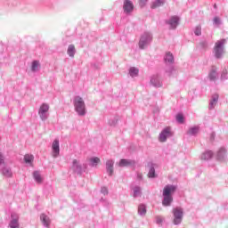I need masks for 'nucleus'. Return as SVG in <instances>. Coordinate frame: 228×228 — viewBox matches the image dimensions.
I'll list each match as a JSON object with an SVG mask.
<instances>
[{"instance_id":"nucleus-1","label":"nucleus","mask_w":228,"mask_h":228,"mask_svg":"<svg viewBox=\"0 0 228 228\" xmlns=\"http://www.w3.org/2000/svg\"><path fill=\"white\" fill-rule=\"evenodd\" d=\"M175 190H177V187L175 185H166L163 189V197L164 200L162 201L163 206H170V203L174 200V198H172V195L175 193Z\"/></svg>"},{"instance_id":"nucleus-2","label":"nucleus","mask_w":228,"mask_h":228,"mask_svg":"<svg viewBox=\"0 0 228 228\" xmlns=\"http://www.w3.org/2000/svg\"><path fill=\"white\" fill-rule=\"evenodd\" d=\"M74 107L77 113L80 117H85V115H86V107L85 105V101H83V98H81V96L75 97Z\"/></svg>"},{"instance_id":"nucleus-3","label":"nucleus","mask_w":228,"mask_h":228,"mask_svg":"<svg viewBox=\"0 0 228 228\" xmlns=\"http://www.w3.org/2000/svg\"><path fill=\"white\" fill-rule=\"evenodd\" d=\"M227 41L225 39H221L217 42H216L215 47H214V54L216 58L219 59L222 58V54H224V45Z\"/></svg>"},{"instance_id":"nucleus-4","label":"nucleus","mask_w":228,"mask_h":228,"mask_svg":"<svg viewBox=\"0 0 228 228\" xmlns=\"http://www.w3.org/2000/svg\"><path fill=\"white\" fill-rule=\"evenodd\" d=\"M173 134L172 129L169 126H167L159 134V140L161 142H167V138H170V136H173Z\"/></svg>"},{"instance_id":"nucleus-5","label":"nucleus","mask_w":228,"mask_h":228,"mask_svg":"<svg viewBox=\"0 0 228 228\" xmlns=\"http://www.w3.org/2000/svg\"><path fill=\"white\" fill-rule=\"evenodd\" d=\"M174 215V224L175 225H179L183 222V208H176L173 210Z\"/></svg>"},{"instance_id":"nucleus-6","label":"nucleus","mask_w":228,"mask_h":228,"mask_svg":"<svg viewBox=\"0 0 228 228\" xmlns=\"http://www.w3.org/2000/svg\"><path fill=\"white\" fill-rule=\"evenodd\" d=\"M49 104L43 103L38 110V115L42 120H47V113H49Z\"/></svg>"},{"instance_id":"nucleus-7","label":"nucleus","mask_w":228,"mask_h":228,"mask_svg":"<svg viewBox=\"0 0 228 228\" xmlns=\"http://www.w3.org/2000/svg\"><path fill=\"white\" fill-rule=\"evenodd\" d=\"M151 40H152V36H151V34L146 33L142 35L139 41L140 49H145V45H149Z\"/></svg>"},{"instance_id":"nucleus-8","label":"nucleus","mask_w":228,"mask_h":228,"mask_svg":"<svg viewBox=\"0 0 228 228\" xmlns=\"http://www.w3.org/2000/svg\"><path fill=\"white\" fill-rule=\"evenodd\" d=\"M125 13H131L134 10V4L131 0H125L123 4Z\"/></svg>"},{"instance_id":"nucleus-9","label":"nucleus","mask_w":228,"mask_h":228,"mask_svg":"<svg viewBox=\"0 0 228 228\" xmlns=\"http://www.w3.org/2000/svg\"><path fill=\"white\" fill-rule=\"evenodd\" d=\"M53 156L58 158L60 156V141L55 139L52 144Z\"/></svg>"},{"instance_id":"nucleus-10","label":"nucleus","mask_w":228,"mask_h":228,"mask_svg":"<svg viewBox=\"0 0 228 228\" xmlns=\"http://www.w3.org/2000/svg\"><path fill=\"white\" fill-rule=\"evenodd\" d=\"M11 222L9 224V227L11 228H19V215L12 213L11 215Z\"/></svg>"},{"instance_id":"nucleus-11","label":"nucleus","mask_w":228,"mask_h":228,"mask_svg":"<svg viewBox=\"0 0 228 228\" xmlns=\"http://www.w3.org/2000/svg\"><path fill=\"white\" fill-rule=\"evenodd\" d=\"M225 158H227V151L224 148L219 149L216 154V160L225 161Z\"/></svg>"},{"instance_id":"nucleus-12","label":"nucleus","mask_w":228,"mask_h":228,"mask_svg":"<svg viewBox=\"0 0 228 228\" xmlns=\"http://www.w3.org/2000/svg\"><path fill=\"white\" fill-rule=\"evenodd\" d=\"M118 165V167H132V165H134V160L121 159Z\"/></svg>"},{"instance_id":"nucleus-13","label":"nucleus","mask_w":228,"mask_h":228,"mask_svg":"<svg viewBox=\"0 0 228 228\" xmlns=\"http://www.w3.org/2000/svg\"><path fill=\"white\" fill-rule=\"evenodd\" d=\"M113 165H115L113 160H107L106 168L109 175H113Z\"/></svg>"},{"instance_id":"nucleus-14","label":"nucleus","mask_w":228,"mask_h":228,"mask_svg":"<svg viewBox=\"0 0 228 228\" xmlns=\"http://www.w3.org/2000/svg\"><path fill=\"white\" fill-rule=\"evenodd\" d=\"M179 23V18L177 16H174L169 20V25L171 26V29H175L177 28V24Z\"/></svg>"},{"instance_id":"nucleus-15","label":"nucleus","mask_w":228,"mask_h":228,"mask_svg":"<svg viewBox=\"0 0 228 228\" xmlns=\"http://www.w3.org/2000/svg\"><path fill=\"white\" fill-rule=\"evenodd\" d=\"M40 220L44 224V225H45V227H49L51 224V219H49V217L45 216V214L41 215Z\"/></svg>"},{"instance_id":"nucleus-16","label":"nucleus","mask_w":228,"mask_h":228,"mask_svg":"<svg viewBox=\"0 0 228 228\" xmlns=\"http://www.w3.org/2000/svg\"><path fill=\"white\" fill-rule=\"evenodd\" d=\"M211 158H213V151H206L205 153H203L200 157V159L203 160V161H206L208 159H211Z\"/></svg>"},{"instance_id":"nucleus-17","label":"nucleus","mask_w":228,"mask_h":228,"mask_svg":"<svg viewBox=\"0 0 228 228\" xmlns=\"http://www.w3.org/2000/svg\"><path fill=\"white\" fill-rule=\"evenodd\" d=\"M216 68L213 67L208 74V78L210 81H215L216 79Z\"/></svg>"},{"instance_id":"nucleus-18","label":"nucleus","mask_w":228,"mask_h":228,"mask_svg":"<svg viewBox=\"0 0 228 228\" xmlns=\"http://www.w3.org/2000/svg\"><path fill=\"white\" fill-rule=\"evenodd\" d=\"M31 70H32V72H37V71L40 70V61H34L31 65Z\"/></svg>"},{"instance_id":"nucleus-19","label":"nucleus","mask_w":228,"mask_h":228,"mask_svg":"<svg viewBox=\"0 0 228 228\" xmlns=\"http://www.w3.org/2000/svg\"><path fill=\"white\" fill-rule=\"evenodd\" d=\"M68 54L71 58H74V54H76V46L74 45H69L68 47Z\"/></svg>"},{"instance_id":"nucleus-20","label":"nucleus","mask_w":228,"mask_h":228,"mask_svg":"<svg viewBox=\"0 0 228 228\" xmlns=\"http://www.w3.org/2000/svg\"><path fill=\"white\" fill-rule=\"evenodd\" d=\"M165 4V0H156L152 3L151 8H159V6H163Z\"/></svg>"},{"instance_id":"nucleus-21","label":"nucleus","mask_w":228,"mask_h":228,"mask_svg":"<svg viewBox=\"0 0 228 228\" xmlns=\"http://www.w3.org/2000/svg\"><path fill=\"white\" fill-rule=\"evenodd\" d=\"M91 167H97L101 163V159L94 157L90 159Z\"/></svg>"},{"instance_id":"nucleus-22","label":"nucleus","mask_w":228,"mask_h":228,"mask_svg":"<svg viewBox=\"0 0 228 228\" xmlns=\"http://www.w3.org/2000/svg\"><path fill=\"white\" fill-rule=\"evenodd\" d=\"M165 61L167 63H172L174 61V54L170 52L166 53Z\"/></svg>"},{"instance_id":"nucleus-23","label":"nucleus","mask_w":228,"mask_h":228,"mask_svg":"<svg viewBox=\"0 0 228 228\" xmlns=\"http://www.w3.org/2000/svg\"><path fill=\"white\" fill-rule=\"evenodd\" d=\"M200 131V128L199 126H194V127H191L189 130H188V134H191V135H195L199 133Z\"/></svg>"},{"instance_id":"nucleus-24","label":"nucleus","mask_w":228,"mask_h":228,"mask_svg":"<svg viewBox=\"0 0 228 228\" xmlns=\"http://www.w3.org/2000/svg\"><path fill=\"white\" fill-rule=\"evenodd\" d=\"M216 102H218V94H213L212 100L210 101V106L214 108L216 105Z\"/></svg>"},{"instance_id":"nucleus-25","label":"nucleus","mask_w":228,"mask_h":228,"mask_svg":"<svg viewBox=\"0 0 228 228\" xmlns=\"http://www.w3.org/2000/svg\"><path fill=\"white\" fill-rule=\"evenodd\" d=\"M33 159H35V157L33 155L27 154L24 156L25 163H33Z\"/></svg>"},{"instance_id":"nucleus-26","label":"nucleus","mask_w":228,"mask_h":228,"mask_svg":"<svg viewBox=\"0 0 228 228\" xmlns=\"http://www.w3.org/2000/svg\"><path fill=\"white\" fill-rule=\"evenodd\" d=\"M140 72V70L136 68H131L129 70V74L132 77H134L135 76H138V73Z\"/></svg>"},{"instance_id":"nucleus-27","label":"nucleus","mask_w":228,"mask_h":228,"mask_svg":"<svg viewBox=\"0 0 228 228\" xmlns=\"http://www.w3.org/2000/svg\"><path fill=\"white\" fill-rule=\"evenodd\" d=\"M33 175H34V179H35V181H37V183H42V176L40 175V173L36 171V172H34Z\"/></svg>"},{"instance_id":"nucleus-28","label":"nucleus","mask_w":228,"mask_h":228,"mask_svg":"<svg viewBox=\"0 0 228 228\" xmlns=\"http://www.w3.org/2000/svg\"><path fill=\"white\" fill-rule=\"evenodd\" d=\"M138 213H140L141 215H145V213H147V208L144 207V205L139 206Z\"/></svg>"},{"instance_id":"nucleus-29","label":"nucleus","mask_w":228,"mask_h":228,"mask_svg":"<svg viewBox=\"0 0 228 228\" xmlns=\"http://www.w3.org/2000/svg\"><path fill=\"white\" fill-rule=\"evenodd\" d=\"M176 120L180 124H183L184 123V116H183V114H177Z\"/></svg>"},{"instance_id":"nucleus-30","label":"nucleus","mask_w":228,"mask_h":228,"mask_svg":"<svg viewBox=\"0 0 228 228\" xmlns=\"http://www.w3.org/2000/svg\"><path fill=\"white\" fill-rule=\"evenodd\" d=\"M3 174L6 175V177H12V171L9 169H4Z\"/></svg>"},{"instance_id":"nucleus-31","label":"nucleus","mask_w":228,"mask_h":228,"mask_svg":"<svg viewBox=\"0 0 228 228\" xmlns=\"http://www.w3.org/2000/svg\"><path fill=\"white\" fill-rule=\"evenodd\" d=\"M155 174H156V171H155L154 167H151L149 171L148 176L154 177Z\"/></svg>"},{"instance_id":"nucleus-32","label":"nucleus","mask_w":228,"mask_h":228,"mask_svg":"<svg viewBox=\"0 0 228 228\" xmlns=\"http://www.w3.org/2000/svg\"><path fill=\"white\" fill-rule=\"evenodd\" d=\"M140 195V187L134 188V197H138Z\"/></svg>"},{"instance_id":"nucleus-33","label":"nucleus","mask_w":228,"mask_h":228,"mask_svg":"<svg viewBox=\"0 0 228 228\" xmlns=\"http://www.w3.org/2000/svg\"><path fill=\"white\" fill-rule=\"evenodd\" d=\"M227 74H228V68H225L224 69H223V72L221 75L222 79H225V76H227Z\"/></svg>"},{"instance_id":"nucleus-34","label":"nucleus","mask_w":228,"mask_h":228,"mask_svg":"<svg viewBox=\"0 0 228 228\" xmlns=\"http://www.w3.org/2000/svg\"><path fill=\"white\" fill-rule=\"evenodd\" d=\"M195 35L197 37L200 36L201 34V28L200 27L196 28L195 31H194Z\"/></svg>"},{"instance_id":"nucleus-35","label":"nucleus","mask_w":228,"mask_h":228,"mask_svg":"<svg viewBox=\"0 0 228 228\" xmlns=\"http://www.w3.org/2000/svg\"><path fill=\"white\" fill-rule=\"evenodd\" d=\"M73 167H75L76 168H81V167H79V162H77V159L73 160Z\"/></svg>"},{"instance_id":"nucleus-36","label":"nucleus","mask_w":228,"mask_h":228,"mask_svg":"<svg viewBox=\"0 0 228 228\" xmlns=\"http://www.w3.org/2000/svg\"><path fill=\"white\" fill-rule=\"evenodd\" d=\"M117 122H118V119H112L110 121V126H117Z\"/></svg>"},{"instance_id":"nucleus-37","label":"nucleus","mask_w":228,"mask_h":228,"mask_svg":"<svg viewBox=\"0 0 228 228\" xmlns=\"http://www.w3.org/2000/svg\"><path fill=\"white\" fill-rule=\"evenodd\" d=\"M102 193H103V195H108V188L106 187L102 188Z\"/></svg>"},{"instance_id":"nucleus-38","label":"nucleus","mask_w":228,"mask_h":228,"mask_svg":"<svg viewBox=\"0 0 228 228\" xmlns=\"http://www.w3.org/2000/svg\"><path fill=\"white\" fill-rule=\"evenodd\" d=\"M145 3H147V0H139L140 6H145Z\"/></svg>"},{"instance_id":"nucleus-39","label":"nucleus","mask_w":228,"mask_h":228,"mask_svg":"<svg viewBox=\"0 0 228 228\" xmlns=\"http://www.w3.org/2000/svg\"><path fill=\"white\" fill-rule=\"evenodd\" d=\"M151 85H154V86H159V85L156 84V79L151 78Z\"/></svg>"},{"instance_id":"nucleus-40","label":"nucleus","mask_w":228,"mask_h":228,"mask_svg":"<svg viewBox=\"0 0 228 228\" xmlns=\"http://www.w3.org/2000/svg\"><path fill=\"white\" fill-rule=\"evenodd\" d=\"M4 163V159L3 158V154L0 153V165H3Z\"/></svg>"},{"instance_id":"nucleus-41","label":"nucleus","mask_w":228,"mask_h":228,"mask_svg":"<svg viewBox=\"0 0 228 228\" xmlns=\"http://www.w3.org/2000/svg\"><path fill=\"white\" fill-rule=\"evenodd\" d=\"M137 177H138V179H142V174H139V175H137Z\"/></svg>"},{"instance_id":"nucleus-42","label":"nucleus","mask_w":228,"mask_h":228,"mask_svg":"<svg viewBox=\"0 0 228 228\" xmlns=\"http://www.w3.org/2000/svg\"><path fill=\"white\" fill-rule=\"evenodd\" d=\"M157 222H158V224H161L162 220L161 219H158Z\"/></svg>"},{"instance_id":"nucleus-43","label":"nucleus","mask_w":228,"mask_h":228,"mask_svg":"<svg viewBox=\"0 0 228 228\" xmlns=\"http://www.w3.org/2000/svg\"><path fill=\"white\" fill-rule=\"evenodd\" d=\"M215 22H218V18L214 19Z\"/></svg>"},{"instance_id":"nucleus-44","label":"nucleus","mask_w":228,"mask_h":228,"mask_svg":"<svg viewBox=\"0 0 228 228\" xmlns=\"http://www.w3.org/2000/svg\"><path fill=\"white\" fill-rule=\"evenodd\" d=\"M214 8H216V4L214 5Z\"/></svg>"}]
</instances>
